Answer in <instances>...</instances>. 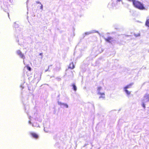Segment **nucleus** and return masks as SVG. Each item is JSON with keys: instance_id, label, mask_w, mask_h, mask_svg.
<instances>
[{"instance_id": "obj_12", "label": "nucleus", "mask_w": 149, "mask_h": 149, "mask_svg": "<svg viewBox=\"0 0 149 149\" xmlns=\"http://www.w3.org/2000/svg\"><path fill=\"white\" fill-rule=\"evenodd\" d=\"M102 89V87H97V90L98 91H100Z\"/></svg>"}, {"instance_id": "obj_18", "label": "nucleus", "mask_w": 149, "mask_h": 149, "mask_svg": "<svg viewBox=\"0 0 149 149\" xmlns=\"http://www.w3.org/2000/svg\"><path fill=\"white\" fill-rule=\"evenodd\" d=\"M42 53H40V54L39 55H42Z\"/></svg>"}, {"instance_id": "obj_8", "label": "nucleus", "mask_w": 149, "mask_h": 149, "mask_svg": "<svg viewBox=\"0 0 149 149\" xmlns=\"http://www.w3.org/2000/svg\"><path fill=\"white\" fill-rule=\"evenodd\" d=\"M72 86L73 87L72 88L75 91H76L77 90V88L76 87L74 84H73L72 85Z\"/></svg>"}, {"instance_id": "obj_3", "label": "nucleus", "mask_w": 149, "mask_h": 149, "mask_svg": "<svg viewBox=\"0 0 149 149\" xmlns=\"http://www.w3.org/2000/svg\"><path fill=\"white\" fill-rule=\"evenodd\" d=\"M30 134L35 139H37L38 137V135L36 133L34 132H31Z\"/></svg>"}, {"instance_id": "obj_6", "label": "nucleus", "mask_w": 149, "mask_h": 149, "mask_svg": "<svg viewBox=\"0 0 149 149\" xmlns=\"http://www.w3.org/2000/svg\"><path fill=\"white\" fill-rule=\"evenodd\" d=\"M75 66L73 62L70 63L69 65V68L71 69H73Z\"/></svg>"}, {"instance_id": "obj_13", "label": "nucleus", "mask_w": 149, "mask_h": 149, "mask_svg": "<svg viewBox=\"0 0 149 149\" xmlns=\"http://www.w3.org/2000/svg\"><path fill=\"white\" fill-rule=\"evenodd\" d=\"M63 105L66 108H68V105L66 104H64Z\"/></svg>"}, {"instance_id": "obj_1", "label": "nucleus", "mask_w": 149, "mask_h": 149, "mask_svg": "<svg viewBox=\"0 0 149 149\" xmlns=\"http://www.w3.org/2000/svg\"><path fill=\"white\" fill-rule=\"evenodd\" d=\"M130 1H132L134 7L140 10H144L145 8L143 4L140 2L136 0H128Z\"/></svg>"}, {"instance_id": "obj_17", "label": "nucleus", "mask_w": 149, "mask_h": 149, "mask_svg": "<svg viewBox=\"0 0 149 149\" xmlns=\"http://www.w3.org/2000/svg\"><path fill=\"white\" fill-rule=\"evenodd\" d=\"M36 3H40V4H41V3H40V2H39L37 1V2H36Z\"/></svg>"}, {"instance_id": "obj_2", "label": "nucleus", "mask_w": 149, "mask_h": 149, "mask_svg": "<svg viewBox=\"0 0 149 149\" xmlns=\"http://www.w3.org/2000/svg\"><path fill=\"white\" fill-rule=\"evenodd\" d=\"M17 53L18 55L21 58H23V59H24L25 58V57L23 54H22L21 52V51L18 50H17Z\"/></svg>"}, {"instance_id": "obj_7", "label": "nucleus", "mask_w": 149, "mask_h": 149, "mask_svg": "<svg viewBox=\"0 0 149 149\" xmlns=\"http://www.w3.org/2000/svg\"><path fill=\"white\" fill-rule=\"evenodd\" d=\"M132 85V84H130L129 85H128L124 87V89H127L128 88H130L131 87V86Z\"/></svg>"}, {"instance_id": "obj_20", "label": "nucleus", "mask_w": 149, "mask_h": 149, "mask_svg": "<svg viewBox=\"0 0 149 149\" xmlns=\"http://www.w3.org/2000/svg\"><path fill=\"white\" fill-rule=\"evenodd\" d=\"M48 69H49V68H48ZM48 71V70H45V72H46V71Z\"/></svg>"}, {"instance_id": "obj_19", "label": "nucleus", "mask_w": 149, "mask_h": 149, "mask_svg": "<svg viewBox=\"0 0 149 149\" xmlns=\"http://www.w3.org/2000/svg\"><path fill=\"white\" fill-rule=\"evenodd\" d=\"M118 1H121V0H117Z\"/></svg>"}, {"instance_id": "obj_5", "label": "nucleus", "mask_w": 149, "mask_h": 149, "mask_svg": "<svg viewBox=\"0 0 149 149\" xmlns=\"http://www.w3.org/2000/svg\"><path fill=\"white\" fill-rule=\"evenodd\" d=\"M112 39L113 38L110 37H109L105 39V41L109 42H111L113 41Z\"/></svg>"}, {"instance_id": "obj_16", "label": "nucleus", "mask_w": 149, "mask_h": 149, "mask_svg": "<svg viewBox=\"0 0 149 149\" xmlns=\"http://www.w3.org/2000/svg\"><path fill=\"white\" fill-rule=\"evenodd\" d=\"M40 8L42 9H43V6L42 5H41L40 6Z\"/></svg>"}, {"instance_id": "obj_10", "label": "nucleus", "mask_w": 149, "mask_h": 149, "mask_svg": "<svg viewBox=\"0 0 149 149\" xmlns=\"http://www.w3.org/2000/svg\"><path fill=\"white\" fill-rule=\"evenodd\" d=\"M125 92L128 95H130V91H128L127 89H125Z\"/></svg>"}, {"instance_id": "obj_15", "label": "nucleus", "mask_w": 149, "mask_h": 149, "mask_svg": "<svg viewBox=\"0 0 149 149\" xmlns=\"http://www.w3.org/2000/svg\"><path fill=\"white\" fill-rule=\"evenodd\" d=\"M135 35L136 37H137V36H140V35L139 34L138 35Z\"/></svg>"}, {"instance_id": "obj_9", "label": "nucleus", "mask_w": 149, "mask_h": 149, "mask_svg": "<svg viewBox=\"0 0 149 149\" xmlns=\"http://www.w3.org/2000/svg\"><path fill=\"white\" fill-rule=\"evenodd\" d=\"M146 24L147 26L149 27V19H147L146 21Z\"/></svg>"}, {"instance_id": "obj_4", "label": "nucleus", "mask_w": 149, "mask_h": 149, "mask_svg": "<svg viewBox=\"0 0 149 149\" xmlns=\"http://www.w3.org/2000/svg\"><path fill=\"white\" fill-rule=\"evenodd\" d=\"M98 94L100 95L99 97V98H102L103 99H104L105 98V94L104 93H101L99 92L98 93Z\"/></svg>"}, {"instance_id": "obj_14", "label": "nucleus", "mask_w": 149, "mask_h": 149, "mask_svg": "<svg viewBox=\"0 0 149 149\" xmlns=\"http://www.w3.org/2000/svg\"><path fill=\"white\" fill-rule=\"evenodd\" d=\"M142 105V106L143 107L145 108V104H144L143 103Z\"/></svg>"}, {"instance_id": "obj_11", "label": "nucleus", "mask_w": 149, "mask_h": 149, "mask_svg": "<svg viewBox=\"0 0 149 149\" xmlns=\"http://www.w3.org/2000/svg\"><path fill=\"white\" fill-rule=\"evenodd\" d=\"M26 67H27V69L28 70H29V71H31V68L30 67H29V66H27Z\"/></svg>"}]
</instances>
